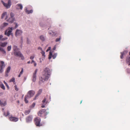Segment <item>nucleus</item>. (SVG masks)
Masks as SVG:
<instances>
[{"instance_id":"f257e3e1","label":"nucleus","mask_w":130,"mask_h":130,"mask_svg":"<svg viewBox=\"0 0 130 130\" xmlns=\"http://www.w3.org/2000/svg\"><path fill=\"white\" fill-rule=\"evenodd\" d=\"M51 75V71L48 68L46 67L43 70L42 76L39 78L40 81L44 83L49 79Z\"/></svg>"},{"instance_id":"f03ea898","label":"nucleus","mask_w":130,"mask_h":130,"mask_svg":"<svg viewBox=\"0 0 130 130\" xmlns=\"http://www.w3.org/2000/svg\"><path fill=\"white\" fill-rule=\"evenodd\" d=\"M48 113V112L46 111L45 109H43L39 111L38 113V114L40 117L46 118L47 115Z\"/></svg>"},{"instance_id":"7ed1b4c3","label":"nucleus","mask_w":130,"mask_h":130,"mask_svg":"<svg viewBox=\"0 0 130 130\" xmlns=\"http://www.w3.org/2000/svg\"><path fill=\"white\" fill-rule=\"evenodd\" d=\"M50 99V96L47 95L44 98V99L42 101V102L43 103V104H42L41 107L42 108L45 107V105H46L47 103H49Z\"/></svg>"},{"instance_id":"20e7f679","label":"nucleus","mask_w":130,"mask_h":130,"mask_svg":"<svg viewBox=\"0 0 130 130\" xmlns=\"http://www.w3.org/2000/svg\"><path fill=\"white\" fill-rule=\"evenodd\" d=\"M41 119L39 117L35 118L34 120V122L37 126H40L42 125L40 124Z\"/></svg>"},{"instance_id":"39448f33","label":"nucleus","mask_w":130,"mask_h":130,"mask_svg":"<svg viewBox=\"0 0 130 130\" xmlns=\"http://www.w3.org/2000/svg\"><path fill=\"white\" fill-rule=\"evenodd\" d=\"M12 28L9 27L8 29L6 30L5 31V34L8 37H9L10 35L12 34Z\"/></svg>"},{"instance_id":"423d86ee","label":"nucleus","mask_w":130,"mask_h":130,"mask_svg":"<svg viewBox=\"0 0 130 130\" xmlns=\"http://www.w3.org/2000/svg\"><path fill=\"white\" fill-rule=\"evenodd\" d=\"M14 55L15 56L19 57H21V59L22 60H23L24 59V56H23L22 54H21V53L19 50L16 51L14 52Z\"/></svg>"},{"instance_id":"0eeeda50","label":"nucleus","mask_w":130,"mask_h":130,"mask_svg":"<svg viewBox=\"0 0 130 130\" xmlns=\"http://www.w3.org/2000/svg\"><path fill=\"white\" fill-rule=\"evenodd\" d=\"M1 2L3 5L7 8H10L11 5L10 0H8L7 3H5L2 1Z\"/></svg>"},{"instance_id":"6e6552de","label":"nucleus","mask_w":130,"mask_h":130,"mask_svg":"<svg viewBox=\"0 0 130 130\" xmlns=\"http://www.w3.org/2000/svg\"><path fill=\"white\" fill-rule=\"evenodd\" d=\"M35 93V92L33 90H30L28 91L27 94L26 95L28 96L29 98H30L33 96Z\"/></svg>"},{"instance_id":"1a4fd4ad","label":"nucleus","mask_w":130,"mask_h":130,"mask_svg":"<svg viewBox=\"0 0 130 130\" xmlns=\"http://www.w3.org/2000/svg\"><path fill=\"white\" fill-rule=\"evenodd\" d=\"M37 69H36L35 71H34V73L32 76V81L34 82H35L36 81V78H37V75H36V74L37 72Z\"/></svg>"},{"instance_id":"9d476101","label":"nucleus","mask_w":130,"mask_h":130,"mask_svg":"<svg viewBox=\"0 0 130 130\" xmlns=\"http://www.w3.org/2000/svg\"><path fill=\"white\" fill-rule=\"evenodd\" d=\"M5 65L4 62L3 61L0 62V72L2 73L3 71V69L5 68Z\"/></svg>"},{"instance_id":"9b49d317","label":"nucleus","mask_w":130,"mask_h":130,"mask_svg":"<svg viewBox=\"0 0 130 130\" xmlns=\"http://www.w3.org/2000/svg\"><path fill=\"white\" fill-rule=\"evenodd\" d=\"M9 119L11 121L14 122H17L18 120V118L12 116L9 117Z\"/></svg>"},{"instance_id":"f8f14e48","label":"nucleus","mask_w":130,"mask_h":130,"mask_svg":"<svg viewBox=\"0 0 130 130\" xmlns=\"http://www.w3.org/2000/svg\"><path fill=\"white\" fill-rule=\"evenodd\" d=\"M22 33V31L20 30L17 29L16 30L15 34V36L16 37L20 35Z\"/></svg>"},{"instance_id":"ddd939ff","label":"nucleus","mask_w":130,"mask_h":130,"mask_svg":"<svg viewBox=\"0 0 130 130\" xmlns=\"http://www.w3.org/2000/svg\"><path fill=\"white\" fill-rule=\"evenodd\" d=\"M32 116L30 115L27 117L26 119V122H29L32 121Z\"/></svg>"},{"instance_id":"4468645a","label":"nucleus","mask_w":130,"mask_h":130,"mask_svg":"<svg viewBox=\"0 0 130 130\" xmlns=\"http://www.w3.org/2000/svg\"><path fill=\"white\" fill-rule=\"evenodd\" d=\"M127 53V51H125L122 52H121V55L120 56L121 58L123 59V56L125 55Z\"/></svg>"},{"instance_id":"2eb2a0df","label":"nucleus","mask_w":130,"mask_h":130,"mask_svg":"<svg viewBox=\"0 0 130 130\" xmlns=\"http://www.w3.org/2000/svg\"><path fill=\"white\" fill-rule=\"evenodd\" d=\"M42 89H40L38 91L36 95L35 98H34V100H35L42 93Z\"/></svg>"},{"instance_id":"dca6fc26","label":"nucleus","mask_w":130,"mask_h":130,"mask_svg":"<svg viewBox=\"0 0 130 130\" xmlns=\"http://www.w3.org/2000/svg\"><path fill=\"white\" fill-rule=\"evenodd\" d=\"M126 62L128 65H130V57L127 56L126 57Z\"/></svg>"},{"instance_id":"f3484780","label":"nucleus","mask_w":130,"mask_h":130,"mask_svg":"<svg viewBox=\"0 0 130 130\" xmlns=\"http://www.w3.org/2000/svg\"><path fill=\"white\" fill-rule=\"evenodd\" d=\"M23 6L22 4H17L16 5V8L18 9H20L21 10L22 9Z\"/></svg>"},{"instance_id":"a211bd4d","label":"nucleus","mask_w":130,"mask_h":130,"mask_svg":"<svg viewBox=\"0 0 130 130\" xmlns=\"http://www.w3.org/2000/svg\"><path fill=\"white\" fill-rule=\"evenodd\" d=\"M7 21L9 23H12L14 21H15V20L14 18H10Z\"/></svg>"},{"instance_id":"6ab92c4d","label":"nucleus","mask_w":130,"mask_h":130,"mask_svg":"<svg viewBox=\"0 0 130 130\" xmlns=\"http://www.w3.org/2000/svg\"><path fill=\"white\" fill-rule=\"evenodd\" d=\"M0 51L2 53L5 55H6V51L4 50V49L2 47H0Z\"/></svg>"},{"instance_id":"aec40b11","label":"nucleus","mask_w":130,"mask_h":130,"mask_svg":"<svg viewBox=\"0 0 130 130\" xmlns=\"http://www.w3.org/2000/svg\"><path fill=\"white\" fill-rule=\"evenodd\" d=\"M7 43V42H6L3 43L1 42L0 43V46L1 47H4L6 45Z\"/></svg>"},{"instance_id":"412c9836","label":"nucleus","mask_w":130,"mask_h":130,"mask_svg":"<svg viewBox=\"0 0 130 130\" xmlns=\"http://www.w3.org/2000/svg\"><path fill=\"white\" fill-rule=\"evenodd\" d=\"M25 12L27 14L32 13L33 11L32 10H31L29 11L28 10L27 8L26 7L25 8Z\"/></svg>"},{"instance_id":"4be33fe9","label":"nucleus","mask_w":130,"mask_h":130,"mask_svg":"<svg viewBox=\"0 0 130 130\" xmlns=\"http://www.w3.org/2000/svg\"><path fill=\"white\" fill-rule=\"evenodd\" d=\"M11 69V67L10 66H9L7 68L6 71V75L7 76H8V74L9 72Z\"/></svg>"},{"instance_id":"5701e85b","label":"nucleus","mask_w":130,"mask_h":130,"mask_svg":"<svg viewBox=\"0 0 130 130\" xmlns=\"http://www.w3.org/2000/svg\"><path fill=\"white\" fill-rule=\"evenodd\" d=\"M8 25V23H4L1 25V27L2 28H3L4 27H6Z\"/></svg>"},{"instance_id":"b1692460","label":"nucleus","mask_w":130,"mask_h":130,"mask_svg":"<svg viewBox=\"0 0 130 130\" xmlns=\"http://www.w3.org/2000/svg\"><path fill=\"white\" fill-rule=\"evenodd\" d=\"M3 36L2 35H0V40L4 41L7 39V37L3 38Z\"/></svg>"},{"instance_id":"393cba45","label":"nucleus","mask_w":130,"mask_h":130,"mask_svg":"<svg viewBox=\"0 0 130 130\" xmlns=\"http://www.w3.org/2000/svg\"><path fill=\"white\" fill-rule=\"evenodd\" d=\"M14 52H16L17 51H19V49L15 45H14L13 47Z\"/></svg>"},{"instance_id":"a878e982","label":"nucleus","mask_w":130,"mask_h":130,"mask_svg":"<svg viewBox=\"0 0 130 130\" xmlns=\"http://www.w3.org/2000/svg\"><path fill=\"white\" fill-rule=\"evenodd\" d=\"M29 98L28 96H27L26 95L25 96L24 98V100L25 103H28V101L27 99Z\"/></svg>"},{"instance_id":"bb28decb","label":"nucleus","mask_w":130,"mask_h":130,"mask_svg":"<svg viewBox=\"0 0 130 130\" xmlns=\"http://www.w3.org/2000/svg\"><path fill=\"white\" fill-rule=\"evenodd\" d=\"M40 38L42 41H44L45 40V38L43 35L41 36L40 37Z\"/></svg>"},{"instance_id":"cd10ccee","label":"nucleus","mask_w":130,"mask_h":130,"mask_svg":"<svg viewBox=\"0 0 130 130\" xmlns=\"http://www.w3.org/2000/svg\"><path fill=\"white\" fill-rule=\"evenodd\" d=\"M10 115V113L8 111H7V113L4 112L3 113V115L5 117H7Z\"/></svg>"},{"instance_id":"c85d7f7f","label":"nucleus","mask_w":130,"mask_h":130,"mask_svg":"<svg viewBox=\"0 0 130 130\" xmlns=\"http://www.w3.org/2000/svg\"><path fill=\"white\" fill-rule=\"evenodd\" d=\"M6 105V102H5L4 103H3L0 100V105L2 106H4Z\"/></svg>"},{"instance_id":"c756f323","label":"nucleus","mask_w":130,"mask_h":130,"mask_svg":"<svg viewBox=\"0 0 130 130\" xmlns=\"http://www.w3.org/2000/svg\"><path fill=\"white\" fill-rule=\"evenodd\" d=\"M30 110H26L25 111L24 113L25 115H27L30 113Z\"/></svg>"},{"instance_id":"7c9ffc66","label":"nucleus","mask_w":130,"mask_h":130,"mask_svg":"<svg viewBox=\"0 0 130 130\" xmlns=\"http://www.w3.org/2000/svg\"><path fill=\"white\" fill-rule=\"evenodd\" d=\"M48 33L49 34H50L52 35H54L55 34V32L52 30H50L48 31Z\"/></svg>"},{"instance_id":"2f4dec72","label":"nucleus","mask_w":130,"mask_h":130,"mask_svg":"<svg viewBox=\"0 0 130 130\" xmlns=\"http://www.w3.org/2000/svg\"><path fill=\"white\" fill-rule=\"evenodd\" d=\"M52 53L50 52L49 53V55L48 59H50L52 58Z\"/></svg>"},{"instance_id":"473e14b6","label":"nucleus","mask_w":130,"mask_h":130,"mask_svg":"<svg viewBox=\"0 0 130 130\" xmlns=\"http://www.w3.org/2000/svg\"><path fill=\"white\" fill-rule=\"evenodd\" d=\"M15 78L14 77H13L10 80V82H13L14 83L15 82Z\"/></svg>"},{"instance_id":"72a5a7b5","label":"nucleus","mask_w":130,"mask_h":130,"mask_svg":"<svg viewBox=\"0 0 130 130\" xmlns=\"http://www.w3.org/2000/svg\"><path fill=\"white\" fill-rule=\"evenodd\" d=\"M7 12H4L2 14V15L1 16V18L2 19H3L4 17V16L6 14Z\"/></svg>"},{"instance_id":"f704fd0d","label":"nucleus","mask_w":130,"mask_h":130,"mask_svg":"<svg viewBox=\"0 0 130 130\" xmlns=\"http://www.w3.org/2000/svg\"><path fill=\"white\" fill-rule=\"evenodd\" d=\"M57 55V54L56 53H55L53 55H52V57L54 59H55Z\"/></svg>"},{"instance_id":"c9c22d12","label":"nucleus","mask_w":130,"mask_h":130,"mask_svg":"<svg viewBox=\"0 0 130 130\" xmlns=\"http://www.w3.org/2000/svg\"><path fill=\"white\" fill-rule=\"evenodd\" d=\"M11 49V46H8L7 48V50L8 51H10Z\"/></svg>"},{"instance_id":"e433bc0d","label":"nucleus","mask_w":130,"mask_h":130,"mask_svg":"<svg viewBox=\"0 0 130 130\" xmlns=\"http://www.w3.org/2000/svg\"><path fill=\"white\" fill-rule=\"evenodd\" d=\"M0 87L3 90H5V87L3 84H1Z\"/></svg>"},{"instance_id":"4c0bfd02","label":"nucleus","mask_w":130,"mask_h":130,"mask_svg":"<svg viewBox=\"0 0 130 130\" xmlns=\"http://www.w3.org/2000/svg\"><path fill=\"white\" fill-rule=\"evenodd\" d=\"M41 54H42V56H43L45 57V52L43 51H42L41 52Z\"/></svg>"},{"instance_id":"58836bf2","label":"nucleus","mask_w":130,"mask_h":130,"mask_svg":"<svg viewBox=\"0 0 130 130\" xmlns=\"http://www.w3.org/2000/svg\"><path fill=\"white\" fill-rule=\"evenodd\" d=\"M35 57V56L34 55H33L30 56V59L32 60Z\"/></svg>"},{"instance_id":"ea45409f","label":"nucleus","mask_w":130,"mask_h":130,"mask_svg":"<svg viewBox=\"0 0 130 130\" xmlns=\"http://www.w3.org/2000/svg\"><path fill=\"white\" fill-rule=\"evenodd\" d=\"M10 15L11 16V17L10 18H14V14L13 13L11 12Z\"/></svg>"},{"instance_id":"a19ab883","label":"nucleus","mask_w":130,"mask_h":130,"mask_svg":"<svg viewBox=\"0 0 130 130\" xmlns=\"http://www.w3.org/2000/svg\"><path fill=\"white\" fill-rule=\"evenodd\" d=\"M14 24L15 25V26L14 27V29H16V28H17L18 26V24L17 23H14Z\"/></svg>"},{"instance_id":"79ce46f5","label":"nucleus","mask_w":130,"mask_h":130,"mask_svg":"<svg viewBox=\"0 0 130 130\" xmlns=\"http://www.w3.org/2000/svg\"><path fill=\"white\" fill-rule=\"evenodd\" d=\"M35 105V103H33L32 105L30 107L31 108H33L34 107Z\"/></svg>"},{"instance_id":"37998d69","label":"nucleus","mask_w":130,"mask_h":130,"mask_svg":"<svg viewBox=\"0 0 130 130\" xmlns=\"http://www.w3.org/2000/svg\"><path fill=\"white\" fill-rule=\"evenodd\" d=\"M14 87H15V90L17 91H18V88H17V85H15V86H14Z\"/></svg>"},{"instance_id":"c03bdc74","label":"nucleus","mask_w":130,"mask_h":130,"mask_svg":"<svg viewBox=\"0 0 130 130\" xmlns=\"http://www.w3.org/2000/svg\"><path fill=\"white\" fill-rule=\"evenodd\" d=\"M60 39V38H57L56 39V42H58L59 41Z\"/></svg>"},{"instance_id":"a18cd8bd","label":"nucleus","mask_w":130,"mask_h":130,"mask_svg":"<svg viewBox=\"0 0 130 130\" xmlns=\"http://www.w3.org/2000/svg\"><path fill=\"white\" fill-rule=\"evenodd\" d=\"M51 48V47H49L48 49H47V50L46 51V52H48L49 51Z\"/></svg>"},{"instance_id":"49530a36","label":"nucleus","mask_w":130,"mask_h":130,"mask_svg":"<svg viewBox=\"0 0 130 130\" xmlns=\"http://www.w3.org/2000/svg\"><path fill=\"white\" fill-rule=\"evenodd\" d=\"M23 72V69L22 68V70L21 71V72H20V74H22Z\"/></svg>"},{"instance_id":"de8ad7c7","label":"nucleus","mask_w":130,"mask_h":130,"mask_svg":"<svg viewBox=\"0 0 130 130\" xmlns=\"http://www.w3.org/2000/svg\"><path fill=\"white\" fill-rule=\"evenodd\" d=\"M27 43L28 44H29L30 43V41H29V40L28 38L27 39Z\"/></svg>"},{"instance_id":"09e8293b","label":"nucleus","mask_w":130,"mask_h":130,"mask_svg":"<svg viewBox=\"0 0 130 130\" xmlns=\"http://www.w3.org/2000/svg\"><path fill=\"white\" fill-rule=\"evenodd\" d=\"M38 49L39 50H41V51H42V49L40 47H39L38 48Z\"/></svg>"},{"instance_id":"8fccbe9b","label":"nucleus","mask_w":130,"mask_h":130,"mask_svg":"<svg viewBox=\"0 0 130 130\" xmlns=\"http://www.w3.org/2000/svg\"><path fill=\"white\" fill-rule=\"evenodd\" d=\"M34 65L35 67L37 65V63L35 62H34Z\"/></svg>"},{"instance_id":"3c124183","label":"nucleus","mask_w":130,"mask_h":130,"mask_svg":"<svg viewBox=\"0 0 130 130\" xmlns=\"http://www.w3.org/2000/svg\"><path fill=\"white\" fill-rule=\"evenodd\" d=\"M34 62H35V61L34 60H32V61H31V63H32L33 62L34 63Z\"/></svg>"},{"instance_id":"603ef678","label":"nucleus","mask_w":130,"mask_h":130,"mask_svg":"<svg viewBox=\"0 0 130 130\" xmlns=\"http://www.w3.org/2000/svg\"><path fill=\"white\" fill-rule=\"evenodd\" d=\"M4 84L6 85V86L7 85V83H6L5 81L4 82Z\"/></svg>"},{"instance_id":"864d4df0","label":"nucleus","mask_w":130,"mask_h":130,"mask_svg":"<svg viewBox=\"0 0 130 130\" xmlns=\"http://www.w3.org/2000/svg\"><path fill=\"white\" fill-rule=\"evenodd\" d=\"M21 75V74H19V75H18V76L19 77H20Z\"/></svg>"},{"instance_id":"5fc2aeb1","label":"nucleus","mask_w":130,"mask_h":130,"mask_svg":"<svg viewBox=\"0 0 130 130\" xmlns=\"http://www.w3.org/2000/svg\"><path fill=\"white\" fill-rule=\"evenodd\" d=\"M27 63H28V64H29V63H30V61H28V62H27Z\"/></svg>"},{"instance_id":"6e6d98bb","label":"nucleus","mask_w":130,"mask_h":130,"mask_svg":"<svg viewBox=\"0 0 130 130\" xmlns=\"http://www.w3.org/2000/svg\"><path fill=\"white\" fill-rule=\"evenodd\" d=\"M55 49H56V48L55 47H54L53 48V50H55Z\"/></svg>"},{"instance_id":"4d7b16f0","label":"nucleus","mask_w":130,"mask_h":130,"mask_svg":"<svg viewBox=\"0 0 130 130\" xmlns=\"http://www.w3.org/2000/svg\"><path fill=\"white\" fill-rule=\"evenodd\" d=\"M2 94V93L0 92V96H1Z\"/></svg>"},{"instance_id":"13d9d810","label":"nucleus","mask_w":130,"mask_h":130,"mask_svg":"<svg viewBox=\"0 0 130 130\" xmlns=\"http://www.w3.org/2000/svg\"><path fill=\"white\" fill-rule=\"evenodd\" d=\"M7 17H6V18H5V19H7Z\"/></svg>"},{"instance_id":"bf43d9fd","label":"nucleus","mask_w":130,"mask_h":130,"mask_svg":"<svg viewBox=\"0 0 130 130\" xmlns=\"http://www.w3.org/2000/svg\"><path fill=\"white\" fill-rule=\"evenodd\" d=\"M6 86H7V87H8V85H6Z\"/></svg>"},{"instance_id":"052dcab7","label":"nucleus","mask_w":130,"mask_h":130,"mask_svg":"<svg viewBox=\"0 0 130 130\" xmlns=\"http://www.w3.org/2000/svg\"><path fill=\"white\" fill-rule=\"evenodd\" d=\"M82 102V101H81V102H80V104H81Z\"/></svg>"},{"instance_id":"680f3d73","label":"nucleus","mask_w":130,"mask_h":130,"mask_svg":"<svg viewBox=\"0 0 130 130\" xmlns=\"http://www.w3.org/2000/svg\"><path fill=\"white\" fill-rule=\"evenodd\" d=\"M21 39L22 40V37H21Z\"/></svg>"},{"instance_id":"e2e57ef3","label":"nucleus","mask_w":130,"mask_h":130,"mask_svg":"<svg viewBox=\"0 0 130 130\" xmlns=\"http://www.w3.org/2000/svg\"><path fill=\"white\" fill-rule=\"evenodd\" d=\"M129 55H130V52H129Z\"/></svg>"},{"instance_id":"0e129e2a","label":"nucleus","mask_w":130,"mask_h":130,"mask_svg":"<svg viewBox=\"0 0 130 130\" xmlns=\"http://www.w3.org/2000/svg\"><path fill=\"white\" fill-rule=\"evenodd\" d=\"M22 116H24V115L23 114H22Z\"/></svg>"}]
</instances>
